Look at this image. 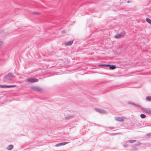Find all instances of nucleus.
<instances>
[{
	"mask_svg": "<svg viewBox=\"0 0 151 151\" xmlns=\"http://www.w3.org/2000/svg\"><path fill=\"white\" fill-rule=\"evenodd\" d=\"M14 75L12 73H9L7 75L5 76L4 77V78H7V77H14Z\"/></svg>",
	"mask_w": 151,
	"mask_h": 151,
	"instance_id": "6e6552de",
	"label": "nucleus"
},
{
	"mask_svg": "<svg viewBox=\"0 0 151 151\" xmlns=\"http://www.w3.org/2000/svg\"><path fill=\"white\" fill-rule=\"evenodd\" d=\"M4 81L5 82L11 83L12 81V79L10 77H7L6 78H4Z\"/></svg>",
	"mask_w": 151,
	"mask_h": 151,
	"instance_id": "9d476101",
	"label": "nucleus"
},
{
	"mask_svg": "<svg viewBox=\"0 0 151 151\" xmlns=\"http://www.w3.org/2000/svg\"><path fill=\"white\" fill-rule=\"evenodd\" d=\"M33 14H40L39 12H34L33 13Z\"/></svg>",
	"mask_w": 151,
	"mask_h": 151,
	"instance_id": "aec40b11",
	"label": "nucleus"
},
{
	"mask_svg": "<svg viewBox=\"0 0 151 151\" xmlns=\"http://www.w3.org/2000/svg\"><path fill=\"white\" fill-rule=\"evenodd\" d=\"M16 86L15 85H9V86L6 85L5 87H6V88H7L14 87H15Z\"/></svg>",
	"mask_w": 151,
	"mask_h": 151,
	"instance_id": "4468645a",
	"label": "nucleus"
},
{
	"mask_svg": "<svg viewBox=\"0 0 151 151\" xmlns=\"http://www.w3.org/2000/svg\"><path fill=\"white\" fill-rule=\"evenodd\" d=\"M136 142V140H135L134 139H131L129 140V142L131 143H133Z\"/></svg>",
	"mask_w": 151,
	"mask_h": 151,
	"instance_id": "f3484780",
	"label": "nucleus"
},
{
	"mask_svg": "<svg viewBox=\"0 0 151 151\" xmlns=\"http://www.w3.org/2000/svg\"><path fill=\"white\" fill-rule=\"evenodd\" d=\"M2 44V41H0V45H1Z\"/></svg>",
	"mask_w": 151,
	"mask_h": 151,
	"instance_id": "5701e85b",
	"label": "nucleus"
},
{
	"mask_svg": "<svg viewBox=\"0 0 151 151\" xmlns=\"http://www.w3.org/2000/svg\"><path fill=\"white\" fill-rule=\"evenodd\" d=\"M113 128H113H113H111V129H113Z\"/></svg>",
	"mask_w": 151,
	"mask_h": 151,
	"instance_id": "393cba45",
	"label": "nucleus"
},
{
	"mask_svg": "<svg viewBox=\"0 0 151 151\" xmlns=\"http://www.w3.org/2000/svg\"><path fill=\"white\" fill-rule=\"evenodd\" d=\"M109 65H110L105 64L104 66H105L106 67H109Z\"/></svg>",
	"mask_w": 151,
	"mask_h": 151,
	"instance_id": "412c9836",
	"label": "nucleus"
},
{
	"mask_svg": "<svg viewBox=\"0 0 151 151\" xmlns=\"http://www.w3.org/2000/svg\"><path fill=\"white\" fill-rule=\"evenodd\" d=\"M6 85H0V87L2 88H6Z\"/></svg>",
	"mask_w": 151,
	"mask_h": 151,
	"instance_id": "a211bd4d",
	"label": "nucleus"
},
{
	"mask_svg": "<svg viewBox=\"0 0 151 151\" xmlns=\"http://www.w3.org/2000/svg\"><path fill=\"white\" fill-rule=\"evenodd\" d=\"M13 146L12 145H10L7 147V149L9 150H11L13 148Z\"/></svg>",
	"mask_w": 151,
	"mask_h": 151,
	"instance_id": "f8f14e48",
	"label": "nucleus"
},
{
	"mask_svg": "<svg viewBox=\"0 0 151 151\" xmlns=\"http://www.w3.org/2000/svg\"><path fill=\"white\" fill-rule=\"evenodd\" d=\"M115 120L118 122H123L124 121V119L122 117H116L115 118Z\"/></svg>",
	"mask_w": 151,
	"mask_h": 151,
	"instance_id": "39448f33",
	"label": "nucleus"
},
{
	"mask_svg": "<svg viewBox=\"0 0 151 151\" xmlns=\"http://www.w3.org/2000/svg\"><path fill=\"white\" fill-rule=\"evenodd\" d=\"M147 135L148 137H151V133L147 134Z\"/></svg>",
	"mask_w": 151,
	"mask_h": 151,
	"instance_id": "6ab92c4d",
	"label": "nucleus"
},
{
	"mask_svg": "<svg viewBox=\"0 0 151 151\" xmlns=\"http://www.w3.org/2000/svg\"><path fill=\"white\" fill-rule=\"evenodd\" d=\"M140 116L143 119L145 118V117L146 115L144 114H142L140 115Z\"/></svg>",
	"mask_w": 151,
	"mask_h": 151,
	"instance_id": "dca6fc26",
	"label": "nucleus"
},
{
	"mask_svg": "<svg viewBox=\"0 0 151 151\" xmlns=\"http://www.w3.org/2000/svg\"><path fill=\"white\" fill-rule=\"evenodd\" d=\"M30 88L34 91H40L42 90L41 88L35 86H31L30 87Z\"/></svg>",
	"mask_w": 151,
	"mask_h": 151,
	"instance_id": "7ed1b4c3",
	"label": "nucleus"
},
{
	"mask_svg": "<svg viewBox=\"0 0 151 151\" xmlns=\"http://www.w3.org/2000/svg\"><path fill=\"white\" fill-rule=\"evenodd\" d=\"M105 64H101L99 66H104Z\"/></svg>",
	"mask_w": 151,
	"mask_h": 151,
	"instance_id": "b1692460",
	"label": "nucleus"
},
{
	"mask_svg": "<svg viewBox=\"0 0 151 151\" xmlns=\"http://www.w3.org/2000/svg\"><path fill=\"white\" fill-rule=\"evenodd\" d=\"M26 81L28 82H30L31 83H35L37 82L38 81V80L37 79L34 78H29L27 79Z\"/></svg>",
	"mask_w": 151,
	"mask_h": 151,
	"instance_id": "f03ea898",
	"label": "nucleus"
},
{
	"mask_svg": "<svg viewBox=\"0 0 151 151\" xmlns=\"http://www.w3.org/2000/svg\"><path fill=\"white\" fill-rule=\"evenodd\" d=\"M124 33H121V34L116 35L115 36V38L117 39L119 38L124 37Z\"/></svg>",
	"mask_w": 151,
	"mask_h": 151,
	"instance_id": "423d86ee",
	"label": "nucleus"
},
{
	"mask_svg": "<svg viewBox=\"0 0 151 151\" xmlns=\"http://www.w3.org/2000/svg\"><path fill=\"white\" fill-rule=\"evenodd\" d=\"M69 142H64L56 144L55 145V146L56 147H59V146H62V145H65L66 144H67Z\"/></svg>",
	"mask_w": 151,
	"mask_h": 151,
	"instance_id": "0eeeda50",
	"label": "nucleus"
},
{
	"mask_svg": "<svg viewBox=\"0 0 151 151\" xmlns=\"http://www.w3.org/2000/svg\"><path fill=\"white\" fill-rule=\"evenodd\" d=\"M73 42V41L72 40H70L67 42L65 44V46H70L72 44Z\"/></svg>",
	"mask_w": 151,
	"mask_h": 151,
	"instance_id": "1a4fd4ad",
	"label": "nucleus"
},
{
	"mask_svg": "<svg viewBox=\"0 0 151 151\" xmlns=\"http://www.w3.org/2000/svg\"><path fill=\"white\" fill-rule=\"evenodd\" d=\"M146 100L148 101H151V97L147 96L146 98Z\"/></svg>",
	"mask_w": 151,
	"mask_h": 151,
	"instance_id": "2eb2a0df",
	"label": "nucleus"
},
{
	"mask_svg": "<svg viewBox=\"0 0 151 151\" xmlns=\"http://www.w3.org/2000/svg\"><path fill=\"white\" fill-rule=\"evenodd\" d=\"M141 109L145 112L147 113L148 114H151V109L145 108H142Z\"/></svg>",
	"mask_w": 151,
	"mask_h": 151,
	"instance_id": "f257e3e1",
	"label": "nucleus"
},
{
	"mask_svg": "<svg viewBox=\"0 0 151 151\" xmlns=\"http://www.w3.org/2000/svg\"><path fill=\"white\" fill-rule=\"evenodd\" d=\"M146 20L148 23L151 24V19L148 18H147Z\"/></svg>",
	"mask_w": 151,
	"mask_h": 151,
	"instance_id": "ddd939ff",
	"label": "nucleus"
},
{
	"mask_svg": "<svg viewBox=\"0 0 151 151\" xmlns=\"http://www.w3.org/2000/svg\"><path fill=\"white\" fill-rule=\"evenodd\" d=\"M124 146L125 147H128L127 145H124Z\"/></svg>",
	"mask_w": 151,
	"mask_h": 151,
	"instance_id": "4be33fe9",
	"label": "nucleus"
},
{
	"mask_svg": "<svg viewBox=\"0 0 151 151\" xmlns=\"http://www.w3.org/2000/svg\"><path fill=\"white\" fill-rule=\"evenodd\" d=\"M95 110L97 111L102 114H105L107 113L106 111L100 109L96 108Z\"/></svg>",
	"mask_w": 151,
	"mask_h": 151,
	"instance_id": "20e7f679",
	"label": "nucleus"
},
{
	"mask_svg": "<svg viewBox=\"0 0 151 151\" xmlns=\"http://www.w3.org/2000/svg\"><path fill=\"white\" fill-rule=\"evenodd\" d=\"M109 68L110 69L114 70L116 68V67L114 65H110Z\"/></svg>",
	"mask_w": 151,
	"mask_h": 151,
	"instance_id": "9b49d317",
	"label": "nucleus"
}]
</instances>
